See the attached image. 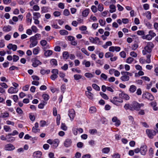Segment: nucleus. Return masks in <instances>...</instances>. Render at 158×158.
<instances>
[{
	"label": "nucleus",
	"mask_w": 158,
	"mask_h": 158,
	"mask_svg": "<svg viewBox=\"0 0 158 158\" xmlns=\"http://www.w3.org/2000/svg\"><path fill=\"white\" fill-rule=\"evenodd\" d=\"M154 46L152 42L147 43L146 45L144 47V49L142 51V53L143 55H147V59L146 60V63H150L151 62L150 57L151 56V53L152 52V49Z\"/></svg>",
	"instance_id": "1"
},
{
	"label": "nucleus",
	"mask_w": 158,
	"mask_h": 158,
	"mask_svg": "<svg viewBox=\"0 0 158 158\" xmlns=\"http://www.w3.org/2000/svg\"><path fill=\"white\" fill-rule=\"evenodd\" d=\"M122 76L120 77V80L123 81H127L129 80L130 77L129 76H132V73L128 72L123 71L121 72Z\"/></svg>",
	"instance_id": "2"
},
{
	"label": "nucleus",
	"mask_w": 158,
	"mask_h": 158,
	"mask_svg": "<svg viewBox=\"0 0 158 158\" xmlns=\"http://www.w3.org/2000/svg\"><path fill=\"white\" fill-rule=\"evenodd\" d=\"M144 106V104L143 103L139 104L136 101H134L131 103L132 108H130L131 110H135L139 111L141 107Z\"/></svg>",
	"instance_id": "3"
},
{
	"label": "nucleus",
	"mask_w": 158,
	"mask_h": 158,
	"mask_svg": "<svg viewBox=\"0 0 158 158\" xmlns=\"http://www.w3.org/2000/svg\"><path fill=\"white\" fill-rule=\"evenodd\" d=\"M146 132L148 136L151 139H153V136L156 134V132L155 131L149 129H147Z\"/></svg>",
	"instance_id": "4"
},
{
	"label": "nucleus",
	"mask_w": 158,
	"mask_h": 158,
	"mask_svg": "<svg viewBox=\"0 0 158 158\" xmlns=\"http://www.w3.org/2000/svg\"><path fill=\"white\" fill-rule=\"evenodd\" d=\"M142 97L143 98L147 99L150 101H152L154 99V96L148 92L143 94Z\"/></svg>",
	"instance_id": "5"
},
{
	"label": "nucleus",
	"mask_w": 158,
	"mask_h": 158,
	"mask_svg": "<svg viewBox=\"0 0 158 158\" xmlns=\"http://www.w3.org/2000/svg\"><path fill=\"white\" fill-rule=\"evenodd\" d=\"M110 101L114 104L116 105H118V103L122 102H123V100L118 98L116 97H114L113 99L110 100Z\"/></svg>",
	"instance_id": "6"
},
{
	"label": "nucleus",
	"mask_w": 158,
	"mask_h": 158,
	"mask_svg": "<svg viewBox=\"0 0 158 158\" xmlns=\"http://www.w3.org/2000/svg\"><path fill=\"white\" fill-rule=\"evenodd\" d=\"M89 40L91 43L94 44H100L101 42L99 38L97 37H95L94 38V37H90L89 38Z\"/></svg>",
	"instance_id": "7"
},
{
	"label": "nucleus",
	"mask_w": 158,
	"mask_h": 158,
	"mask_svg": "<svg viewBox=\"0 0 158 158\" xmlns=\"http://www.w3.org/2000/svg\"><path fill=\"white\" fill-rule=\"evenodd\" d=\"M147 151V146L145 145L141 146L140 148V153L143 155H145Z\"/></svg>",
	"instance_id": "8"
},
{
	"label": "nucleus",
	"mask_w": 158,
	"mask_h": 158,
	"mask_svg": "<svg viewBox=\"0 0 158 158\" xmlns=\"http://www.w3.org/2000/svg\"><path fill=\"white\" fill-rule=\"evenodd\" d=\"M109 51L110 52H114L115 51L118 52L121 50V48L118 46H111L109 48Z\"/></svg>",
	"instance_id": "9"
},
{
	"label": "nucleus",
	"mask_w": 158,
	"mask_h": 158,
	"mask_svg": "<svg viewBox=\"0 0 158 158\" xmlns=\"http://www.w3.org/2000/svg\"><path fill=\"white\" fill-rule=\"evenodd\" d=\"M32 60L33 61L32 65L34 67H36L39 65H41L42 64L40 60L36 58L33 59Z\"/></svg>",
	"instance_id": "10"
},
{
	"label": "nucleus",
	"mask_w": 158,
	"mask_h": 158,
	"mask_svg": "<svg viewBox=\"0 0 158 158\" xmlns=\"http://www.w3.org/2000/svg\"><path fill=\"white\" fill-rule=\"evenodd\" d=\"M30 41L31 42V44L30 45V48H33L35 46L37 45L38 43L37 40L34 39L31 37L30 38Z\"/></svg>",
	"instance_id": "11"
},
{
	"label": "nucleus",
	"mask_w": 158,
	"mask_h": 158,
	"mask_svg": "<svg viewBox=\"0 0 158 158\" xmlns=\"http://www.w3.org/2000/svg\"><path fill=\"white\" fill-rule=\"evenodd\" d=\"M69 116L71 120H73L75 116V112L74 110L71 109L69 110Z\"/></svg>",
	"instance_id": "12"
},
{
	"label": "nucleus",
	"mask_w": 158,
	"mask_h": 158,
	"mask_svg": "<svg viewBox=\"0 0 158 158\" xmlns=\"http://www.w3.org/2000/svg\"><path fill=\"white\" fill-rule=\"evenodd\" d=\"M73 134L75 135H77L79 133H82L83 132V130L82 128H74L73 130Z\"/></svg>",
	"instance_id": "13"
},
{
	"label": "nucleus",
	"mask_w": 158,
	"mask_h": 158,
	"mask_svg": "<svg viewBox=\"0 0 158 158\" xmlns=\"http://www.w3.org/2000/svg\"><path fill=\"white\" fill-rule=\"evenodd\" d=\"M39 127V124L36 122L35 123V126L33 127L32 129V131L33 132L36 133L40 131V129L38 128Z\"/></svg>",
	"instance_id": "14"
},
{
	"label": "nucleus",
	"mask_w": 158,
	"mask_h": 158,
	"mask_svg": "<svg viewBox=\"0 0 158 158\" xmlns=\"http://www.w3.org/2000/svg\"><path fill=\"white\" fill-rule=\"evenodd\" d=\"M15 149L14 146L11 144H8L6 145L5 146V149L6 150L11 151Z\"/></svg>",
	"instance_id": "15"
},
{
	"label": "nucleus",
	"mask_w": 158,
	"mask_h": 158,
	"mask_svg": "<svg viewBox=\"0 0 158 158\" xmlns=\"http://www.w3.org/2000/svg\"><path fill=\"white\" fill-rule=\"evenodd\" d=\"M71 140L69 139H66L64 143V145L66 147L70 146L72 143Z\"/></svg>",
	"instance_id": "16"
},
{
	"label": "nucleus",
	"mask_w": 158,
	"mask_h": 158,
	"mask_svg": "<svg viewBox=\"0 0 158 158\" xmlns=\"http://www.w3.org/2000/svg\"><path fill=\"white\" fill-rule=\"evenodd\" d=\"M7 48L9 49H12L13 51H15L16 50L17 47L16 45L9 44L7 46Z\"/></svg>",
	"instance_id": "17"
},
{
	"label": "nucleus",
	"mask_w": 158,
	"mask_h": 158,
	"mask_svg": "<svg viewBox=\"0 0 158 158\" xmlns=\"http://www.w3.org/2000/svg\"><path fill=\"white\" fill-rule=\"evenodd\" d=\"M119 96L120 98H124L126 100H128L129 99V97L128 95L123 93L119 94Z\"/></svg>",
	"instance_id": "18"
},
{
	"label": "nucleus",
	"mask_w": 158,
	"mask_h": 158,
	"mask_svg": "<svg viewBox=\"0 0 158 158\" xmlns=\"http://www.w3.org/2000/svg\"><path fill=\"white\" fill-rule=\"evenodd\" d=\"M18 91V90L16 88H14L12 87H11L8 90L9 93L12 94L13 93H16Z\"/></svg>",
	"instance_id": "19"
},
{
	"label": "nucleus",
	"mask_w": 158,
	"mask_h": 158,
	"mask_svg": "<svg viewBox=\"0 0 158 158\" xmlns=\"http://www.w3.org/2000/svg\"><path fill=\"white\" fill-rule=\"evenodd\" d=\"M41 152L40 151H38L33 153V156L34 158H41Z\"/></svg>",
	"instance_id": "20"
},
{
	"label": "nucleus",
	"mask_w": 158,
	"mask_h": 158,
	"mask_svg": "<svg viewBox=\"0 0 158 158\" xmlns=\"http://www.w3.org/2000/svg\"><path fill=\"white\" fill-rule=\"evenodd\" d=\"M60 143V140L58 139H55L53 141L52 146L55 148H56L58 145Z\"/></svg>",
	"instance_id": "21"
},
{
	"label": "nucleus",
	"mask_w": 158,
	"mask_h": 158,
	"mask_svg": "<svg viewBox=\"0 0 158 158\" xmlns=\"http://www.w3.org/2000/svg\"><path fill=\"white\" fill-rule=\"evenodd\" d=\"M109 8L110 9L109 11L110 13H112L115 11L116 9V6L115 5L113 4L110 5V6Z\"/></svg>",
	"instance_id": "22"
},
{
	"label": "nucleus",
	"mask_w": 158,
	"mask_h": 158,
	"mask_svg": "<svg viewBox=\"0 0 158 158\" xmlns=\"http://www.w3.org/2000/svg\"><path fill=\"white\" fill-rule=\"evenodd\" d=\"M85 94L88 98L90 99H93V94L89 91H86Z\"/></svg>",
	"instance_id": "23"
},
{
	"label": "nucleus",
	"mask_w": 158,
	"mask_h": 158,
	"mask_svg": "<svg viewBox=\"0 0 158 158\" xmlns=\"http://www.w3.org/2000/svg\"><path fill=\"white\" fill-rule=\"evenodd\" d=\"M52 51L50 50H48L45 52L44 53V55L48 57L51 56L52 54Z\"/></svg>",
	"instance_id": "24"
},
{
	"label": "nucleus",
	"mask_w": 158,
	"mask_h": 158,
	"mask_svg": "<svg viewBox=\"0 0 158 158\" xmlns=\"http://www.w3.org/2000/svg\"><path fill=\"white\" fill-rule=\"evenodd\" d=\"M136 89V87L134 85L130 86L129 89V91L131 93H133L135 92Z\"/></svg>",
	"instance_id": "25"
},
{
	"label": "nucleus",
	"mask_w": 158,
	"mask_h": 158,
	"mask_svg": "<svg viewBox=\"0 0 158 158\" xmlns=\"http://www.w3.org/2000/svg\"><path fill=\"white\" fill-rule=\"evenodd\" d=\"M107 78V75L104 73H102L100 75V79L101 80L106 81Z\"/></svg>",
	"instance_id": "26"
},
{
	"label": "nucleus",
	"mask_w": 158,
	"mask_h": 158,
	"mask_svg": "<svg viewBox=\"0 0 158 158\" xmlns=\"http://www.w3.org/2000/svg\"><path fill=\"white\" fill-rule=\"evenodd\" d=\"M11 27L9 25L4 26L3 28V30L5 31L8 32L11 30Z\"/></svg>",
	"instance_id": "27"
},
{
	"label": "nucleus",
	"mask_w": 158,
	"mask_h": 158,
	"mask_svg": "<svg viewBox=\"0 0 158 158\" xmlns=\"http://www.w3.org/2000/svg\"><path fill=\"white\" fill-rule=\"evenodd\" d=\"M89 9H87L83 10L82 12V15L84 17H86L89 13Z\"/></svg>",
	"instance_id": "28"
},
{
	"label": "nucleus",
	"mask_w": 158,
	"mask_h": 158,
	"mask_svg": "<svg viewBox=\"0 0 158 158\" xmlns=\"http://www.w3.org/2000/svg\"><path fill=\"white\" fill-rule=\"evenodd\" d=\"M112 45V42L110 41H109L107 42L106 43V44L103 45L102 46V47L106 49L107 48L108 46H110Z\"/></svg>",
	"instance_id": "29"
},
{
	"label": "nucleus",
	"mask_w": 158,
	"mask_h": 158,
	"mask_svg": "<svg viewBox=\"0 0 158 158\" xmlns=\"http://www.w3.org/2000/svg\"><path fill=\"white\" fill-rule=\"evenodd\" d=\"M63 56L64 59H67L69 56L68 52L66 51L64 52L63 53Z\"/></svg>",
	"instance_id": "30"
},
{
	"label": "nucleus",
	"mask_w": 158,
	"mask_h": 158,
	"mask_svg": "<svg viewBox=\"0 0 158 158\" xmlns=\"http://www.w3.org/2000/svg\"><path fill=\"white\" fill-rule=\"evenodd\" d=\"M31 37L37 40L38 39H40L41 35L40 34L37 33L34 36H33Z\"/></svg>",
	"instance_id": "31"
},
{
	"label": "nucleus",
	"mask_w": 158,
	"mask_h": 158,
	"mask_svg": "<svg viewBox=\"0 0 158 158\" xmlns=\"http://www.w3.org/2000/svg\"><path fill=\"white\" fill-rule=\"evenodd\" d=\"M145 14L147 18V19H150L151 18V14L150 11H148L146 12Z\"/></svg>",
	"instance_id": "32"
},
{
	"label": "nucleus",
	"mask_w": 158,
	"mask_h": 158,
	"mask_svg": "<svg viewBox=\"0 0 158 158\" xmlns=\"http://www.w3.org/2000/svg\"><path fill=\"white\" fill-rule=\"evenodd\" d=\"M50 64L52 65L56 66L57 65V61L55 59H52L50 61Z\"/></svg>",
	"instance_id": "33"
},
{
	"label": "nucleus",
	"mask_w": 158,
	"mask_h": 158,
	"mask_svg": "<svg viewBox=\"0 0 158 158\" xmlns=\"http://www.w3.org/2000/svg\"><path fill=\"white\" fill-rule=\"evenodd\" d=\"M89 111L91 113H94L96 111V109L94 106H91L89 109Z\"/></svg>",
	"instance_id": "34"
},
{
	"label": "nucleus",
	"mask_w": 158,
	"mask_h": 158,
	"mask_svg": "<svg viewBox=\"0 0 158 158\" xmlns=\"http://www.w3.org/2000/svg\"><path fill=\"white\" fill-rule=\"evenodd\" d=\"M33 15L34 16L33 18H35L36 19H38L41 17V15L39 12H34L33 13Z\"/></svg>",
	"instance_id": "35"
},
{
	"label": "nucleus",
	"mask_w": 158,
	"mask_h": 158,
	"mask_svg": "<svg viewBox=\"0 0 158 158\" xmlns=\"http://www.w3.org/2000/svg\"><path fill=\"white\" fill-rule=\"evenodd\" d=\"M134 60V59L133 58L129 57L127 59L126 62L128 64H131Z\"/></svg>",
	"instance_id": "36"
},
{
	"label": "nucleus",
	"mask_w": 158,
	"mask_h": 158,
	"mask_svg": "<svg viewBox=\"0 0 158 158\" xmlns=\"http://www.w3.org/2000/svg\"><path fill=\"white\" fill-rule=\"evenodd\" d=\"M31 16V14L30 12L27 13V15H26V18L27 19V21H29L31 23L32 21V19L30 18V16Z\"/></svg>",
	"instance_id": "37"
},
{
	"label": "nucleus",
	"mask_w": 158,
	"mask_h": 158,
	"mask_svg": "<svg viewBox=\"0 0 158 158\" xmlns=\"http://www.w3.org/2000/svg\"><path fill=\"white\" fill-rule=\"evenodd\" d=\"M60 34L62 35H65L68 34V31L65 30H60Z\"/></svg>",
	"instance_id": "38"
},
{
	"label": "nucleus",
	"mask_w": 158,
	"mask_h": 158,
	"mask_svg": "<svg viewBox=\"0 0 158 158\" xmlns=\"http://www.w3.org/2000/svg\"><path fill=\"white\" fill-rule=\"evenodd\" d=\"M110 151L109 148H105L102 149V152L104 153H108Z\"/></svg>",
	"instance_id": "39"
},
{
	"label": "nucleus",
	"mask_w": 158,
	"mask_h": 158,
	"mask_svg": "<svg viewBox=\"0 0 158 158\" xmlns=\"http://www.w3.org/2000/svg\"><path fill=\"white\" fill-rule=\"evenodd\" d=\"M82 76L79 74H75L74 75V78L75 80H78L81 79Z\"/></svg>",
	"instance_id": "40"
},
{
	"label": "nucleus",
	"mask_w": 158,
	"mask_h": 158,
	"mask_svg": "<svg viewBox=\"0 0 158 158\" xmlns=\"http://www.w3.org/2000/svg\"><path fill=\"white\" fill-rule=\"evenodd\" d=\"M113 56V54L110 52H108L106 53L105 54V57L106 58H108L110 57H112Z\"/></svg>",
	"instance_id": "41"
},
{
	"label": "nucleus",
	"mask_w": 158,
	"mask_h": 158,
	"mask_svg": "<svg viewBox=\"0 0 158 158\" xmlns=\"http://www.w3.org/2000/svg\"><path fill=\"white\" fill-rule=\"evenodd\" d=\"M85 76L86 77L90 78L93 77L94 75L91 73H86L85 74Z\"/></svg>",
	"instance_id": "42"
},
{
	"label": "nucleus",
	"mask_w": 158,
	"mask_h": 158,
	"mask_svg": "<svg viewBox=\"0 0 158 158\" xmlns=\"http://www.w3.org/2000/svg\"><path fill=\"white\" fill-rule=\"evenodd\" d=\"M100 94L102 97L104 99L107 100L108 99V97L106 94L102 92H100Z\"/></svg>",
	"instance_id": "43"
},
{
	"label": "nucleus",
	"mask_w": 158,
	"mask_h": 158,
	"mask_svg": "<svg viewBox=\"0 0 158 158\" xmlns=\"http://www.w3.org/2000/svg\"><path fill=\"white\" fill-rule=\"evenodd\" d=\"M4 129L6 132H10L11 131L10 127L7 126H4Z\"/></svg>",
	"instance_id": "44"
},
{
	"label": "nucleus",
	"mask_w": 158,
	"mask_h": 158,
	"mask_svg": "<svg viewBox=\"0 0 158 158\" xmlns=\"http://www.w3.org/2000/svg\"><path fill=\"white\" fill-rule=\"evenodd\" d=\"M39 47H37L33 49V53L35 55L38 54L39 52Z\"/></svg>",
	"instance_id": "45"
},
{
	"label": "nucleus",
	"mask_w": 158,
	"mask_h": 158,
	"mask_svg": "<svg viewBox=\"0 0 158 158\" xmlns=\"http://www.w3.org/2000/svg\"><path fill=\"white\" fill-rule=\"evenodd\" d=\"M31 29L32 31L35 33H36L38 30L37 27L35 26H32L31 27Z\"/></svg>",
	"instance_id": "46"
},
{
	"label": "nucleus",
	"mask_w": 158,
	"mask_h": 158,
	"mask_svg": "<svg viewBox=\"0 0 158 158\" xmlns=\"http://www.w3.org/2000/svg\"><path fill=\"white\" fill-rule=\"evenodd\" d=\"M2 117L3 118H7L9 116V114L7 112H4L2 113Z\"/></svg>",
	"instance_id": "47"
},
{
	"label": "nucleus",
	"mask_w": 158,
	"mask_h": 158,
	"mask_svg": "<svg viewBox=\"0 0 158 158\" xmlns=\"http://www.w3.org/2000/svg\"><path fill=\"white\" fill-rule=\"evenodd\" d=\"M92 87L95 90L97 91L100 90V88L96 84H94L92 85Z\"/></svg>",
	"instance_id": "48"
},
{
	"label": "nucleus",
	"mask_w": 158,
	"mask_h": 158,
	"mask_svg": "<svg viewBox=\"0 0 158 158\" xmlns=\"http://www.w3.org/2000/svg\"><path fill=\"white\" fill-rule=\"evenodd\" d=\"M152 38V36L149 34L147 35L145 37H143V39H146L148 40H150Z\"/></svg>",
	"instance_id": "49"
},
{
	"label": "nucleus",
	"mask_w": 158,
	"mask_h": 158,
	"mask_svg": "<svg viewBox=\"0 0 158 158\" xmlns=\"http://www.w3.org/2000/svg\"><path fill=\"white\" fill-rule=\"evenodd\" d=\"M124 108L126 110L129 109L131 110L130 108H132L131 104H125L124 106Z\"/></svg>",
	"instance_id": "50"
},
{
	"label": "nucleus",
	"mask_w": 158,
	"mask_h": 158,
	"mask_svg": "<svg viewBox=\"0 0 158 158\" xmlns=\"http://www.w3.org/2000/svg\"><path fill=\"white\" fill-rule=\"evenodd\" d=\"M61 128L62 130L64 131H66L67 129V127L66 126L65 123H62Z\"/></svg>",
	"instance_id": "51"
},
{
	"label": "nucleus",
	"mask_w": 158,
	"mask_h": 158,
	"mask_svg": "<svg viewBox=\"0 0 158 158\" xmlns=\"http://www.w3.org/2000/svg\"><path fill=\"white\" fill-rule=\"evenodd\" d=\"M91 9L94 13H96L97 11V8L96 6L93 5L91 7Z\"/></svg>",
	"instance_id": "52"
},
{
	"label": "nucleus",
	"mask_w": 158,
	"mask_h": 158,
	"mask_svg": "<svg viewBox=\"0 0 158 158\" xmlns=\"http://www.w3.org/2000/svg\"><path fill=\"white\" fill-rule=\"evenodd\" d=\"M99 22L100 25L102 26H104L106 24V22L105 20L102 19H100L99 20Z\"/></svg>",
	"instance_id": "53"
},
{
	"label": "nucleus",
	"mask_w": 158,
	"mask_h": 158,
	"mask_svg": "<svg viewBox=\"0 0 158 158\" xmlns=\"http://www.w3.org/2000/svg\"><path fill=\"white\" fill-rule=\"evenodd\" d=\"M42 96L44 99L45 101L48 100L49 98V96L47 94H44Z\"/></svg>",
	"instance_id": "54"
},
{
	"label": "nucleus",
	"mask_w": 158,
	"mask_h": 158,
	"mask_svg": "<svg viewBox=\"0 0 158 158\" xmlns=\"http://www.w3.org/2000/svg\"><path fill=\"white\" fill-rule=\"evenodd\" d=\"M40 44L42 46H44L47 44V42L46 40H42L40 41Z\"/></svg>",
	"instance_id": "55"
},
{
	"label": "nucleus",
	"mask_w": 158,
	"mask_h": 158,
	"mask_svg": "<svg viewBox=\"0 0 158 158\" xmlns=\"http://www.w3.org/2000/svg\"><path fill=\"white\" fill-rule=\"evenodd\" d=\"M16 111L19 114H22L23 113V110L19 107L17 108Z\"/></svg>",
	"instance_id": "56"
},
{
	"label": "nucleus",
	"mask_w": 158,
	"mask_h": 158,
	"mask_svg": "<svg viewBox=\"0 0 158 158\" xmlns=\"http://www.w3.org/2000/svg\"><path fill=\"white\" fill-rule=\"evenodd\" d=\"M60 116L59 114H58L57 115V117H56V123L58 125H59L60 124Z\"/></svg>",
	"instance_id": "57"
},
{
	"label": "nucleus",
	"mask_w": 158,
	"mask_h": 158,
	"mask_svg": "<svg viewBox=\"0 0 158 158\" xmlns=\"http://www.w3.org/2000/svg\"><path fill=\"white\" fill-rule=\"evenodd\" d=\"M119 55L120 56L123 58H125L126 57V53L124 51H122L120 53Z\"/></svg>",
	"instance_id": "58"
},
{
	"label": "nucleus",
	"mask_w": 158,
	"mask_h": 158,
	"mask_svg": "<svg viewBox=\"0 0 158 158\" xmlns=\"http://www.w3.org/2000/svg\"><path fill=\"white\" fill-rule=\"evenodd\" d=\"M46 122L44 120H41L40 122V127H43L46 124Z\"/></svg>",
	"instance_id": "59"
},
{
	"label": "nucleus",
	"mask_w": 158,
	"mask_h": 158,
	"mask_svg": "<svg viewBox=\"0 0 158 158\" xmlns=\"http://www.w3.org/2000/svg\"><path fill=\"white\" fill-rule=\"evenodd\" d=\"M61 15L60 12L58 11H55L53 12V15L55 17H58Z\"/></svg>",
	"instance_id": "60"
},
{
	"label": "nucleus",
	"mask_w": 158,
	"mask_h": 158,
	"mask_svg": "<svg viewBox=\"0 0 158 158\" xmlns=\"http://www.w3.org/2000/svg\"><path fill=\"white\" fill-rule=\"evenodd\" d=\"M149 34L151 36L152 38L156 36V34L153 31L150 30L149 32Z\"/></svg>",
	"instance_id": "61"
},
{
	"label": "nucleus",
	"mask_w": 158,
	"mask_h": 158,
	"mask_svg": "<svg viewBox=\"0 0 158 158\" xmlns=\"http://www.w3.org/2000/svg\"><path fill=\"white\" fill-rule=\"evenodd\" d=\"M64 15L65 16H68L70 14V12L68 9H65L63 12Z\"/></svg>",
	"instance_id": "62"
},
{
	"label": "nucleus",
	"mask_w": 158,
	"mask_h": 158,
	"mask_svg": "<svg viewBox=\"0 0 158 158\" xmlns=\"http://www.w3.org/2000/svg\"><path fill=\"white\" fill-rule=\"evenodd\" d=\"M130 55L134 57H136L137 56V54L134 51L131 52L130 53Z\"/></svg>",
	"instance_id": "63"
},
{
	"label": "nucleus",
	"mask_w": 158,
	"mask_h": 158,
	"mask_svg": "<svg viewBox=\"0 0 158 158\" xmlns=\"http://www.w3.org/2000/svg\"><path fill=\"white\" fill-rule=\"evenodd\" d=\"M98 10L100 11H102L103 10V7L102 4H99L98 6Z\"/></svg>",
	"instance_id": "64"
}]
</instances>
